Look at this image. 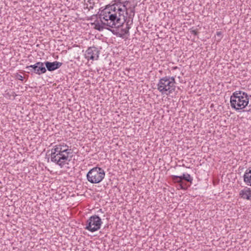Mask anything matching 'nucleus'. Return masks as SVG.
Returning a JSON list of instances; mask_svg holds the SVG:
<instances>
[{"mask_svg":"<svg viewBox=\"0 0 251 251\" xmlns=\"http://www.w3.org/2000/svg\"><path fill=\"white\" fill-rule=\"evenodd\" d=\"M105 176V172L101 168L96 167L91 169L87 174L86 177L91 183H99Z\"/></svg>","mask_w":251,"mask_h":251,"instance_id":"5","label":"nucleus"},{"mask_svg":"<svg viewBox=\"0 0 251 251\" xmlns=\"http://www.w3.org/2000/svg\"><path fill=\"white\" fill-rule=\"evenodd\" d=\"M88 4L90 5L89 7L88 8L89 10L91 9H93L94 5L95 4V2L94 0H88L87 3L86 4L87 5V8H88Z\"/></svg>","mask_w":251,"mask_h":251,"instance_id":"16","label":"nucleus"},{"mask_svg":"<svg viewBox=\"0 0 251 251\" xmlns=\"http://www.w3.org/2000/svg\"><path fill=\"white\" fill-rule=\"evenodd\" d=\"M246 93L241 91H235L230 97V104L232 108L236 110L244 109L249 103V98Z\"/></svg>","mask_w":251,"mask_h":251,"instance_id":"3","label":"nucleus"},{"mask_svg":"<svg viewBox=\"0 0 251 251\" xmlns=\"http://www.w3.org/2000/svg\"><path fill=\"white\" fill-rule=\"evenodd\" d=\"M14 97V99L17 96V95L15 94V93L13 91H8V90L5 91V94L4 95V97L8 99H10V97L11 96Z\"/></svg>","mask_w":251,"mask_h":251,"instance_id":"15","label":"nucleus"},{"mask_svg":"<svg viewBox=\"0 0 251 251\" xmlns=\"http://www.w3.org/2000/svg\"><path fill=\"white\" fill-rule=\"evenodd\" d=\"M128 1L116 3L107 5L102 10L100 16H102L107 23L108 27L117 28L123 25L127 20L132 21L135 15V8L136 5L126 7Z\"/></svg>","mask_w":251,"mask_h":251,"instance_id":"1","label":"nucleus"},{"mask_svg":"<svg viewBox=\"0 0 251 251\" xmlns=\"http://www.w3.org/2000/svg\"><path fill=\"white\" fill-rule=\"evenodd\" d=\"M126 22V27L124 28H122L121 29V33L119 34L120 37H122L123 35H124L128 33L129 29L130 28V25L132 24V21L130 20H127Z\"/></svg>","mask_w":251,"mask_h":251,"instance_id":"13","label":"nucleus"},{"mask_svg":"<svg viewBox=\"0 0 251 251\" xmlns=\"http://www.w3.org/2000/svg\"><path fill=\"white\" fill-rule=\"evenodd\" d=\"M107 29L108 30H109L111 31L113 33H114V34L115 30H114V29H113V30H112V29H109V28H107Z\"/></svg>","mask_w":251,"mask_h":251,"instance_id":"21","label":"nucleus"},{"mask_svg":"<svg viewBox=\"0 0 251 251\" xmlns=\"http://www.w3.org/2000/svg\"><path fill=\"white\" fill-rule=\"evenodd\" d=\"M85 55L88 60H97L99 58V50L95 47H89L86 51Z\"/></svg>","mask_w":251,"mask_h":251,"instance_id":"7","label":"nucleus"},{"mask_svg":"<svg viewBox=\"0 0 251 251\" xmlns=\"http://www.w3.org/2000/svg\"><path fill=\"white\" fill-rule=\"evenodd\" d=\"M239 195L242 198L250 200L251 197V190L249 188H246L240 192Z\"/></svg>","mask_w":251,"mask_h":251,"instance_id":"11","label":"nucleus"},{"mask_svg":"<svg viewBox=\"0 0 251 251\" xmlns=\"http://www.w3.org/2000/svg\"><path fill=\"white\" fill-rule=\"evenodd\" d=\"M244 182L251 186V167L248 169L243 176Z\"/></svg>","mask_w":251,"mask_h":251,"instance_id":"12","label":"nucleus"},{"mask_svg":"<svg viewBox=\"0 0 251 251\" xmlns=\"http://www.w3.org/2000/svg\"><path fill=\"white\" fill-rule=\"evenodd\" d=\"M72 153L71 149L64 143H61L53 146L51 150L50 160L62 168L69 159V154Z\"/></svg>","mask_w":251,"mask_h":251,"instance_id":"2","label":"nucleus"},{"mask_svg":"<svg viewBox=\"0 0 251 251\" xmlns=\"http://www.w3.org/2000/svg\"><path fill=\"white\" fill-rule=\"evenodd\" d=\"M220 34H221V33H220V32H217V35H220Z\"/></svg>","mask_w":251,"mask_h":251,"instance_id":"22","label":"nucleus"},{"mask_svg":"<svg viewBox=\"0 0 251 251\" xmlns=\"http://www.w3.org/2000/svg\"><path fill=\"white\" fill-rule=\"evenodd\" d=\"M180 184H179V187L180 188V189H185L186 188L183 186V182L182 181V182H179Z\"/></svg>","mask_w":251,"mask_h":251,"instance_id":"20","label":"nucleus"},{"mask_svg":"<svg viewBox=\"0 0 251 251\" xmlns=\"http://www.w3.org/2000/svg\"><path fill=\"white\" fill-rule=\"evenodd\" d=\"M175 77L166 76L159 79L157 85V89L162 95L168 96L175 92Z\"/></svg>","mask_w":251,"mask_h":251,"instance_id":"4","label":"nucleus"},{"mask_svg":"<svg viewBox=\"0 0 251 251\" xmlns=\"http://www.w3.org/2000/svg\"><path fill=\"white\" fill-rule=\"evenodd\" d=\"M105 21L104 23H103L101 22V23H100L98 22H95L92 24V25H94V28L99 30V31H102L104 28V25L108 26L105 23H107V21H106L104 19H103Z\"/></svg>","mask_w":251,"mask_h":251,"instance_id":"14","label":"nucleus"},{"mask_svg":"<svg viewBox=\"0 0 251 251\" xmlns=\"http://www.w3.org/2000/svg\"><path fill=\"white\" fill-rule=\"evenodd\" d=\"M32 66L33 74L41 75L45 74L47 71V69L44 65V62H38L34 65H32Z\"/></svg>","mask_w":251,"mask_h":251,"instance_id":"8","label":"nucleus"},{"mask_svg":"<svg viewBox=\"0 0 251 251\" xmlns=\"http://www.w3.org/2000/svg\"><path fill=\"white\" fill-rule=\"evenodd\" d=\"M32 65L30 66H27L25 67L26 72L28 74H31L32 75L33 74V72L32 71Z\"/></svg>","mask_w":251,"mask_h":251,"instance_id":"17","label":"nucleus"},{"mask_svg":"<svg viewBox=\"0 0 251 251\" xmlns=\"http://www.w3.org/2000/svg\"><path fill=\"white\" fill-rule=\"evenodd\" d=\"M190 31L191 34H193L195 35H197L198 34L197 29H192V28L190 29Z\"/></svg>","mask_w":251,"mask_h":251,"instance_id":"18","label":"nucleus"},{"mask_svg":"<svg viewBox=\"0 0 251 251\" xmlns=\"http://www.w3.org/2000/svg\"><path fill=\"white\" fill-rule=\"evenodd\" d=\"M16 76V78L18 79V80L23 81L24 79V77L21 75L17 74Z\"/></svg>","mask_w":251,"mask_h":251,"instance_id":"19","label":"nucleus"},{"mask_svg":"<svg viewBox=\"0 0 251 251\" xmlns=\"http://www.w3.org/2000/svg\"><path fill=\"white\" fill-rule=\"evenodd\" d=\"M102 222L101 219L96 215L91 216L86 222L85 229L92 232L100 229Z\"/></svg>","mask_w":251,"mask_h":251,"instance_id":"6","label":"nucleus"},{"mask_svg":"<svg viewBox=\"0 0 251 251\" xmlns=\"http://www.w3.org/2000/svg\"><path fill=\"white\" fill-rule=\"evenodd\" d=\"M172 179L175 182H182V180H185L191 183H192L193 178L189 174H183L182 176H172Z\"/></svg>","mask_w":251,"mask_h":251,"instance_id":"10","label":"nucleus"},{"mask_svg":"<svg viewBox=\"0 0 251 251\" xmlns=\"http://www.w3.org/2000/svg\"><path fill=\"white\" fill-rule=\"evenodd\" d=\"M62 65V63L56 61L53 62L49 61H46L44 62V65L46 69L50 72L59 68Z\"/></svg>","mask_w":251,"mask_h":251,"instance_id":"9","label":"nucleus"}]
</instances>
